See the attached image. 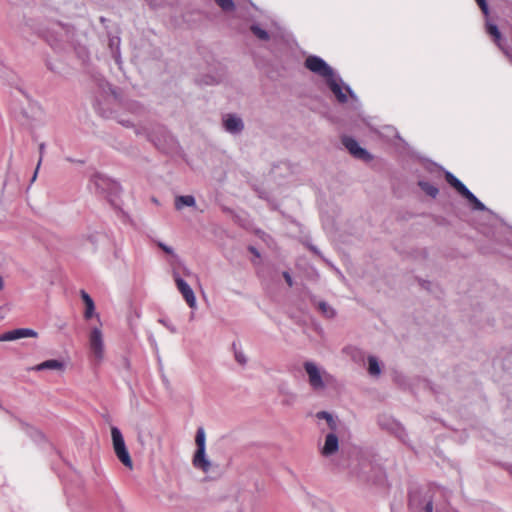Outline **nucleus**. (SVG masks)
Instances as JSON below:
<instances>
[{"instance_id":"7ed1b4c3","label":"nucleus","mask_w":512,"mask_h":512,"mask_svg":"<svg viewBox=\"0 0 512 512\" xmlns=\"http://www.w3.org/2000/svg\"><path fill=\"white\" fill-rule=\"evenodd\" d=\"M195 444L196 451L192 458V464L196 469L207 474L212 469V463L206 454V434L202 427L196 431Z\"/></svg>"},{"instance_id":"f8f14e48","label":"nucleus","mask_w":512,"mask_h":512,"mask_svg":"<svg viewBox=\"0 0 512 512\" xmlns=\"http://www.w3.org/2000/svg\"><path fill=\"white\" fill-rule=\"evenodd\" d=\"M80 296L85 305V310L83 314L84 318L86 320H89L91 318L96 317L99 320L100 316L96 312L95 303L91 296L85 290H80Z\"/></svg>"},{"instance_id":"9b49d317","label":"nucleus","mask_w":512,"mask_h":512,"mask_svg":"<svg viewBox=\"0 0 512 512\" xmlns=\"http://www.w3.org/2000/svg\"><path fill=\"white\" fill-rule=\"evenodd\" d=\"M339 449V440L334 432H330L325 436L324 445L321 448V454L329 457L335 454Z\"/></svg>"},{"instance_id":"f257e3e1","label":"nucleus","mask_w":512,"mask_h":512,"mask_svg":"<svg viewBox=\"0 0 512 512\" xmlns=\"http://www.w3.org/2000/svg\"><path fill=\"white\" fill-rule=\"evenodd\" d=\"M305 67L326 80L339 102L344 103L347 100V94L352 98L355 97L350 87L343 84L334 70L322 58L315 55L308 56L305 60Z\"/></svg>"},{"instance_id":"cd10ccee","label":"nucleus","mask_w":512,"mask_h":512,"mask_svg":"<svg viewBox=\"0 0 512 512\" xmlns=\"http://www.w3.org/2000/svg\"><path fill=\"white\" fill-rule=\"evenodd\" d=\"M235 359L240 364H245L247 359L241 351H235Z\"/></svg>"},{"instance_id":"412c9836","label":"nucleus","mask_w":512,"mask_h":512,"mask_svg":"<svg viewBox=\"0 0 512 512\" xmlns=\"http://www.w3.org/2000/svg\"><path fill=\"white\" fill-rule=\"evenodd\" d=\"M216 4L224 11L231 12L234 10V2L233 0H214Z\"/></svg>"},{"instance_id":"393cba45","label":"nucleus","mask_w":512,"mask_h":512,"mask_svg":"<svg viewBox=\"0 0 512 512\" xmlns=\"http://www.w3.org/2000/svg\"><path fill=\"white\" fill-rule=\"evenodd\" d=\"M251 30L261 40H267L269 38L268 33L257 25H253Z\"/></svg>"},{"instance_id":"0eeeda50","label":"nucleus","mask_w":512,"mask_h":512,"mask_svg":"<svg viewBox=\"0 0 512 512\" xmlns=\"http://www.w3.org/2000/svg\"><path fill=\"white\" fill-rule=\"evenodd\" d=\"M342 143L353 157L363 161H370L372 159V156L368 153V151L360 147L358 142L353 138L344 137L342 139Z\"/></svg>"},{"instance_id":"9d476101","label":"nucleus","mask_w":512,"mask_h":512,"mask_svg":"<svg viewBox=\"0 0 512 512\" xmlns=\"http://www.w3.org/2000/svg\"><path fill=\"white\" fill-rule=\"evenodd\" d=\"M224 129L231 134H238L244 128L242 119L235 114H227L223 117Z\"/></svg>"},{"instance_id":"1a4fd4ad","label":"nucleus","mask_w":512,"mask_h":512,"mask_svg":"<svg viewBox=\"0 0 512 512\" xmlns=\"http://www.w3.org/2000/svg\"><path fill=\"white\" fill-rule=\"evenodd\" d=\"M38 333L30 328H19L15 330L8 331L0 335V342L2 341H14L21 338L32 337L36 338Z\"/></svg>"},{"instance_id":"473e14b6","label":"nucleus","mask_w":512,"mask_h":512,"mask_svg":"<svg viewBox=\"0 0 512 512\" xmlns=\"http://www.w3.org/2000/svg\"><path fill=\"white\" fill-rule=\"evenodd\" d=\"M4 287V283H3V279L2 277L0 276V290Z\"/></svg>"},{"instance_id":"b1692460","label":"nucleus","mask_w":512,"mask_h":512,"mask_svg":"<svg viewBox=\"0 0 512 512\" xmlns=\"http://www.w3.org/2000/svg\"><path fill=\"white\" fill-rule=\"evenodd\" d=\"M419 185L431 197H436L438 194V189L427 182H419Z\"/></svg>"},{"instance_id":"aec40b11","label":"nucleus","mask_w":512,"mask_h":512,"mask_svg":"<svg viewBox=\"0 0 512 512\" xmlns=\"http://www.w3.org/2000/svg\"><path fill=\"white\" fill-rule=\"evenodd\" d=\"M465 198L473 204L474 209L486 210L485 205L471 191H469Z\"/></svg>"},{"instance_id":"dca6fc26","label":"nucleus","mask_w":512,"mask_h":512,"mask_svg":"<svg viewBox=\"0 0 512 512\" xmlns=\"http://www.w3.org/2000/svg\"><path fill=\"white\" fill-rule=\"evenodd\" d=\"M196 200L192 195L177 196L175 198V208L182 210L185 206L194 207Z\"/></svg>"},{"instance_id":"a211bd4d","label":"nucleus","mask_w":512,"mask_h":512,"mask_svg":"<svg viewBox=\"0 0 512 512\" xmlns=\"http://www.w3.org/2000/svg\"><path fill=\"white\" fill-rule=\"evenodd\" d=\"M171 267H177L181 273V277L187 278H197V276L187 267L185 266L179 259L175 262H171Z\"/></svg>"},{"instance_id":"2eb2a0df","label":"nucleus","mask_w":512,"mask_h":512,"mask_svg":"<svg viewBox=\"0 0 512 512\" xmlns=\"http://www.w3.org/2000/svg\"><path fill=\"white\" fill-rule=\"evenodd\" d=\"M445 177L447 182L453 186L463 197L469 193L470 190L452 173L446 172Z\"/></svg>"},{"instance_id":"f03ea898","label":"nucleus","mask_w":512,"mask_h":512,"mask_svg":"<svg viewBox=\"0 0 512 512\" xmlns=\"http://www.w3.org/2000/svg\"><path fill=\"white\" fill-rule=\"evenodd\" d=\"M303 367L310 387L316 392L323 391L327 387L333 386L336 382L332 374L312 361H306Z\"/></svg>"},{"instance_id":"72a5a7b5","label":"nucleus","mask_w":512,"mask_h":512,"mask_svg":"<svg viewBox=\"0 0 512 512\" xmlns=\"http://www.w3.org/2000/svg\"><path fill=\"white\" fill-rule=\"evenodd\" d=\"M43 151H44V144H41L40 145V153H41V155L43 154Z\"/></svg>"},{"instance_id":"5701e85b","label":"nucleus","mask_w":512,"mask_h":512,"mask_svg":"<svg viewBox=\"0 0 512 512\" xmlns=\"http://www.w3.org/2000/svg\"><path fill=\"white\" fill-rule=\"evenodd\" d=\"M136 134L138 135H145L147 136V138L149 140H151L152 142H154V144L158 147H161V143L159 140L156 139V137L151 133V132H148L145 128H137L135 130Z\"/></svg>"},{"instance_id":"4468645a","label":"nucleus","mask_w":512,"mask_h":512,"mask_svg":"<svg viewBox=\"0 0 512 512\" xmlns=\"http://www.w3.org/2000/svg\"><path fill=\"white\" fill-rule=\"evenodd\" d=\"M486 31L491 37H493V40L498 45V47L501 50H503L505 54L508 55V52L504 49V47L502 45V37H501V33H500L498 27L495 24H493L487 20L486 21Z\"/></svg>"},{"instance_id":"423d86ee","label":"nucleus","mask_w":512,"mask_h":512,"mask_svg":"<svg viewBox=\"0 0 512 512\" xmlns=\"http://www.w3.org/2000/svg\"><path fill=\"white\" fill-rule=\"evenodd\" d=\"M173 279L178 291L182 295L187 305L190 308L195 309L197 307L195 294L190 285L184 280V278L181 277V273L177 267H173Z\"/></svg>"},{"instance_id":"2f4dec72","label":"nucleus","mask_w":512,"mask_h":512,"mask_svg":"<svg viewBox=\"0 0 512 512\" xmlns=\"http://www.w3.org/2000/svg\"><path fill=\"white\" fill-rule=\"evenodd\" d=\"M284 278H285L286 282L288 283V285L291 286L292 279H291V276L287 272L284 273Z\"/></svg>"},{"instance_id":"6e6552de","label":"nucleus","mask_w":512,"mask_h":512,"mask_svg":"<svg viewBox=\"0 0 512 512\" xmlns=\"http://www.w3.org/2000/svg\"><path fill=\"white\" fill-rule=\"evenodd\" d=\"M410 505L414 509H421L423 512H433L435 509L437 512L441 509L438 505L434 506L433 501L429 497L420 498L417 494L410 496Z\"/></svg>"},{"instance_id":"7c9ffc66","label":"nucleus","mask_w":512,"mask_h":512,"mask_svg":"<svg viewBox=\"0 0 512 512\" xmlns=\"http://www.w3.org/2000/svg\"><path fill=\"white\" fill-rule=\"evenodd\" d=\"M119 123H121L122 125L127 126V127L134 126V123L130 120L121 119V120H119Z\"/></svg>"},{"instance_id":"39448f33","label":"nucleus","mask_w":512,"mask_h":512,"mask_svg":"<svg viewBox=\"0 0 512 512\" xmlns=\"http://www.w3.org/2000/svg\"><path fill=\"white\" fill-rule=\"evenodd\" d=\"M89 349L96 361H101L104 358L105 344L103 332L99 327L90 329L88 335Z\"/></svg>"},{"instance_id":"c85d7f7f","label":"nucleus","mask_w":512,"mask_h":512,"mask_svg":"<svg viewBox=\"0 0 512 512\" xmlns=\"http://www.w3.org/2000/svg\"><path fill=\"white\" fill-rule=\"evenodd\" d=\"M477 4L481 8L482 12L487 16L488 15V5L486 0H476Z\"/></svg>"},{"instance_id":"f704fd0d","label":"nucleus","mask_w":512,"mask_h":512,"mask_svg":"<svg viewBox=\"0 0 512 512\" xmlns=\"http://www.w3.org/2000/svg\"><path fill=\"white\" fill-rule=\"evenodd\" d=\"M508 472L512 475V464L508 466Z\"/></svg>"},{"instance_id":"f3484780","label":"nucleus","mask_w":512,"mask_h":512,"mask_svg":"<svg viewBox=\"0 0 512 512\" xmlns=\"http://www.w3.org/2000/svg\"><path fill=\"white\" fill-rule=\"evenodd\" d=\"M368 372L371 376H379L381 374V367L378 359L375 356L368 357Z\"/></svg>"},{"instance_id":"bb28decb","label":"nucleus","mask_w":512,"mask_h":512,"mask_svg":"<svg viewBox=\"0 0 512 512\" xmlns=\"http://www.w3.org/2000/svg\"><path fill=\"white\" fill-rule=\"evenodd\" d=\"M159 323H161L163 326H165L171 333L177 332V328L167 319L161 318V319H159Z\"/></svg>"},{"instance_id":"ddd939ff","label":"nucleus","mask_w":512,"mask_h":512,"mask_svg":"<svg viewBox=\"0 0 512 512\" xmlns=\"http://www.w3.org/2000/svg\"><path fill=\"white\" fill-rule=\"evenodd\" d=\"M63 369H64L63 362L56 360V359H50V360L44 361L34 367H31L29 370L42 371V370H63Z\"/></svg>"},{"instance_id":"4be33fe9","label":"nucleus","mask_w":512,"mask_h":512,"mask_svg":"<svg viewBox=\"0 0 512 512\" xmlns=\"http://www.w3.org/2000/svg\"><path fill=\"white\" fill-rule=\"evenodd\" d=\"M318 308L327 318H331L335 315L334 309L325 302H320Z\"/></svg>"},{"instance_id":"6ab92c4d","label":"nucleus","mask_w":512,"mask_h":512,"mask_svg":"<svg viewBox=\"0 0 512 512\" xmlns=\"http://www.w3.org/2000/svg\"><path fill=\"white\" fill-rule=\"evenodd\" d=\"M317 418L318 419H325L329 425V427L332 429V430H335L336 427H337V421L332 417V415L328 412H325V411H321V412H318L317 413Z\"/></svg>"},{"instance_id":"20e7f679","label":"nucleus","mask_w":512,"mask_h":512,"mask_svg":"<svg viewBox=\"0 0 512 512\" xmlns=\"http://www.w3.org/2000/svg\"><path fill=\"white\" fill-rule=\"evenodd\" d=\"M111 438H112V445L114 452L119 459V461L127 468L132 469L133 468V462L130 457V454L127 450L124 437L121 433V431L113 426L111 427Z\"/></svg>"},{"instance_id":"c756f323","label":"nucleus","mask_w":512,"mask_h":512,"mask_svg":"<svg viewBox=\"0 0 512 512\" xmlns=\"http://www.w3.org/2000/svg\"><path fill=\"white\" fill-rule=\"evenodd\" d=\"M41 162H42V156L40 157V159L38 161V164H37V167H36V170H35L34 174L32 175L31 182H34L36 180L37 174H38V170H39L40 165H41Z\"/></svg>"},{"instance_id":"a878e982","label":"nucleus","mask_w":512,"mask_h":512,"mask_svg":"<svg viewBox=\"0 0 512 512\" xmlns=\"http://www.w3.org/2000/svg\"><path fill=\"white\" fill-rule=\"evenodd\" d=\"M158 246L167 254L171 255L172 256V261L171 262H175L178 260V256L176 254H174V251L171 247L167 246L166 244L162 243V242H159L158 243Z\"/></svg>"}]
</instances>
